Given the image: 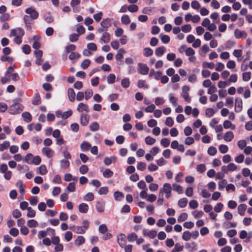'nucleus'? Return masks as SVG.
I'll use <instances>...</instances> for the list:
<instances>
[{"instance_id": "nucleus-1", "label": "nucleus", "mask_w": 252, "mask_h": 252, "mask_svg": "<svg viewBox=\"0 0 252 252\" xmlns=\"http://www.w3.org/2000/svg\"><path fill=\"white\" fill-rule=\"evenodd\" d=\"M22 99L18 98L13 100V104L10 106L9 112L10 114L16 115L22 112L24 109V106L20 103Z\"/></svg>"}, {"instance_id": "nucleus-2", "label": "nucleus", "mask_w": 252, "mask_h": 252, "mask_svg": "<svg viewBox=\"0 0 252 252\" xmlns=\"http://www.w3.org/2000/svg\"><path fill=\"white\" fill-rule=\"evenodd\" d=\"M171 186L169 183H165L163 185V188L160 189L159 190L160 194L163 195V193L164 192L166 193L165 197L167 198H169L171 194Z\"/></svg>"}, {"instance_id": "nucleus-3", "label": "nucleus", "mask_w": 252, "mask_h": 252, "mask_svg": "<svg viewBox=\"0 0 252 252\" xmlns=\"http://www.w3.org/2000/svg\"><path fill=\"white\" fill-rule=\"evenodd\" d=\"M25 12L30 18V20L36 19L38 17V12L33 7H31L26 9Z\"/></svg>"}, {"instance_id": "nucleus-4", "label": "nucleus", "mask_w": 252, "mask_h": 252, "mask_svg": "<svg viewBox=\"0 0 252 252\" xmlns=\"http://www.w3.org/2000/svg\"><path fill=\"white\" fill-rule=\"evenodd\" d=\"M138 71L139 73L142 75H146L148 74L149 68L146 64L142 63H138Z\"/></svg>"}, {"instance_id": "nucleus-5", "label": "nucleus", "mask_w": 252, "mask_h": 252, "mask_svg": "<svg viewBox=\"0 0 252 252\" xmlns=\"http://www.w3.org/2000/svg\"><path fill=\"white\" fill-rule=\"evenodd\" d=\"M243 108L242 99L240 97H237L235 101V111L236 112H240Z\"/></svg>"}, {"instance_id": "nucleus-6", "label": "nucleus", "mask_w": 252, "mask_h": 252, "mask_svg": "<svg viewBox=\"0 0 252 252\" xmlns=\"http://www.w3.org/2000/svg\"><path fill=\"white\" fill-rule=\"evenodd\" d=\"M126 236L123 233H121L117 236V242L122 248H124L126 244Z\"/></svg>"}, {"instance_id": "nucleus-7", "label": "nucleus", "mask_w": 252, "mask_h": 252, "mask_svg": "<svg viewBox=\"0 0 252 252\" xmlns=\"http://www.w3.org/2000/svg\"><path fill=\"white\" fill-rule=\"evenodd\" d=\"M24 34V31L21 28H18L16 29H12L10 32L11 36L12 35L23 37Z\"/></svg>"}, {"instance_id": "nucleus-8", "label": "nucleus", "mask_w": 252, "mask_h": 252, "mask_svg": "<svg viewBox=\"0 0 252 252\" xmlns=\"http://www.w3.org/2000/svg\"><path fill=\"white\" fill-rule=\"evenodd\" d=\"M105 202L104 201L100 200L96 202L95 205L96 209L99 213H102L104 211Z\"/></svg>"}, {"instance_id": "nucleus-9", "label": "nucleus", "mask_w": 252, "mask_h": 252, "mask_svg": "<svg viewBox=\"0 0 252 252\" xmlns=\"http://www.w3.org/2000/svg\"><path fill=\"white\" fill-rule=\"evenodd\" d=\"M90 118V116L88 114H81L80 118L81 124L83 126H87L89 123Z\"/></svg>"}, {"instance_id": "nucleus-10", "label": "nucleus", "mask_w": 252, "mask_h": 252, "mask_svg": "<svg viewBox=\"0 0 252 252\" xmlns=\"http://www.w3.org/2000/svg\"><path fill=\"white\" fill-rule=\"evenodd\" d=\"M42 153L47 157L50 158L53 156L54 151L49 148L44 147L42 149Z\"/></svg>"}, {"instance_id": "nucleus-11", "label": "nucleus", "mask_w": 252, "mask_h": 252, "mask_svg": "<svg viewBox=\"0 0 252 252\" xmlns=\"http://www.w3.org/2000/svg\"><path fill=\"white\" fill-rule=\"evenodd\" d=\"M77 110L79 112L83 111L88 112L89 111V108L88 105L83 103H80L78 105Z\"/></svg>"}, {"instance_id": "nucleus-12", "label": "nucleus", "mask_w": 252, "mask_h": 252, "mask_svg": "<svg viewBox=\"0 0 252 252\" xmlns=\"http://www.w3.org/2000/svg\"><path fill=\"white\" fill-rule=\"evenodd\" d=\"M234 35L236 38L239 39L240 38H246L247 34L245 31H241L236 29L234 31Z\"/></svg>"}, {"instance_id": "nucleus-13", "label": "nucleus", "mask_w": 252, "mask_h": 252, "mask_svg": "<svg viewBox=\"0 0 252 252\" xmlns=\"http://www.w3.org/2000/svg\"><path fill=\"white\" fill-rule=\"evenodd\" d=\"M70 228L75 232L77 234H84L86 232L85 229L80 226H72Z\"/></svg>"}, {"instance_id": "nucleus-14", "label": "nucleus", "mask_w": 252, "mask_h": 252, "mask_svg": "<svg viewBox=\"0 0 252 252\" xmlns=\"http://www.w3.org/2000/svg\"><path fill=\"white\" fill-rule=\"evenodd\" d=\"M111 19L110 18H106L103 19L100 25L101 27L105 28L106 30L111 26Z\"/></svg>"}, {"instance_id": "nucleus-15", "label": "nucleus", "mask_w": 252, "mask_h": 252, "mask_svg": "<svg viewBox=\"0 0 252 252\" xmlns=\"http://www.w3.org/2000/svg\"><path fill=\"white\" fill-rule=\"evenodd\" d=\"M67 95L71 102H74L75 99V93L72 88H69L67 91Z\"/></svg>"}, {"instance_id": "nucleus-16", "label": "nucleus", "mask_w": 252, "mask_h": 252, "mask_svg": "<svg viewBox=\"0 0 252 252\" xmlns=\"http://www.w3.org/2000/svg\"><path fill=\"white\" fill-rule=\"evenodd\" d=\"M110 40V34L107 32H105L103 33L101 38H100V42H103L104 43H108Z\"/></svg>"}, {"instance_id": "nucleus-17", "label": "nucleus", "mask_w": 252, "mask_h": 252, "mask_svg": "<svg viewBox=\"0 0 252 252\" xmlns=\"http://www.w3.org/2000/svg\"><path fill=\"white\" fill-rule=\"evenodd\" d=\"M247 205L245 204H241L238 207V212L239 214L243 216L245 214V211L247 209Z\"/></svg>"}, {"instance_id": "nucleus-18", "label": "nucleus", "mask_w": 252, "mask_h": 252, "mask_svg": "<svg viewBox=\"0 0 252 252\" xmlns=\"http://www.w3.org/2000/svg\"><path fill=\"white\" fill-rule=\"evenodd\" d=\"M162 74V72L160 71H155L154 69H151L149 73V76H154L155 78L158 80L159 79V77Z\"/></svg>"}, {"instance_id": "nucleus-19", "label": "nucleus", "mask_w": 252, "mask_h": 252, "mask_svg": "<svg viewBox=\"0 0 252 252\" xmlns=\"http://www.w3.org/2000/svg\"><path fill=\"white\" fill-rule=\"evenodd\" d=\"M23 20L27 30H30L32 29V24L31 21L30 20L29 16L28 15H25Z\"/></svg>"}, {"instance_id": "nucleus-20", "label": "nucleus", "mask_w": 252, "mask_h": 252, "mask_svg": "<svg viewBox=\"0 0 252 252\" xmlns=\"http://www.w3.org/2000/svg\"><path fill=\"white\" fill-rule=\"evenodd\" d=\"M233 138L234 134L232 131H228L226 132L223 136V139L226 142H230Z\"/></svg>"}, {"instance_id": "nucleus-21", "label": "nucleus", "mask_w": 252, "mask_h": 252, "mask_svg": "<svg viewBox=\"0 0 252 252\" xmlns=\"http://www.w3.org/2000/svg\"><path fill=\"white\" fill-rule=\"evenodd\" d=\"M223 126L224 128L228 129L230 128L232 130L235 129V126L231 123V122L228 120H225L223 122Z\"/></svg>"}, {"instance_id": "nucleus-22", "label": "nucleus", "mask_w": 252, "mask_h": 252, "mask_svg": "<svg viewBox=\"0 0 252 252\" xmlns=\"http://www.w3.org/2000/svg\"><path fill=\"white\" fill-rule=\"evenodd\" d=\"M78 209L80 212L86 213L89 209L88 205L86 203H81L78 206Z\"/></svg>"}, {"instance_id": "nucleus-23", "label": "nucleus", "mask_w": 252, "mask_h": 252, "mask_svg": "<svg viewBox=\"0 0 252 252\" xmlns=\"http://www.w3.org/2000/svg\"><path fill=\"white\" fill-rule=\"evenodd\" d=\"M166 48L164 46H161L156 49L155 51V54L158 57L162 56L165 53Z\"/></svg>"}, {"instance_id": "nucleus-24", "label": "nucleus", "mask_w": 252, "mask_h": 252, "mask_svg": "<svg viewBox=\"0 0 252 252\" xmlns=\"http://www.w3.org/2000/svg\"><path fill=\"white\" fill-rule=\"evenodd\" d=\"M16 186L19 189L21 194L23 195L25 193V189L22 181L19 180L16 184Z\"/></svg>"}, {"instance_id": "nucleus-25", "label": "nucleus", "mask_w": 252, "mask_h": 252, "mask_svg": "<svg viewBox=\"0 0 252 252\" xmlns=\"http://www.w3.org/2000/svg\"><path fill=\"white\" fill-rule=\"evenodd\" d=\"M91 148V145L87 142H83L80 145L81 150L83 152L88 151Z\"/></svg>"}, {"instance_id": "nucleus-26", "label": "nucleus", "mask_w": 252, "mask_h": 252, "mask_svg": "<svg viewBox=\"0 0 252 252\" xmlns=\"http://www.w3.org/2000/svg\"><path fill=\"white\" fill-rule=\"evenodd\" d=\"M60 165L61 168L63 169H67L70 165V162L66 159H63L60 161Z\"/></svg>"}, {"instance_id": "nucleus-27", "label": "nucleus", "mask_w": 252, "mask_h": 252, "mask_svg": "<svg viewBox=\"0 0 252 252\" xmlns=\"http://www.w3.org/2000/svg\"><path fill=\"white\" fill-rule=\"evenodd\" d=\"M114 197L116 200L120 201L124 197V194L122 192L116 191L114 193Z\"/></svg>"}, {"instance_id": "nucleus-28", "label": "nucleus", "mask_w": 252, "mask_h": 252, "mask_svg": "<svg viewBox=\"0 0 252 252\" xmlns=\"http://www.w3.org/2000/svg\"><path fill=\"white\" fill-rule=\"evenodd\" d=\"M24 120L27 123L30 122L32 120V117L31 114L29 112H24L22 115Z\"/></svg>"}, {"instance_id": "nucleus-29", "label": "nucleus", "mask_w": 252, "mask_h": 252, "mask_svg": "<svg viewBox=\"0 0 252 252\" xmlns=\"http://www.w3.org/2000/svg\"><path fill=\"white\" fill-rule=\"evenodd\" d=\"M125 52V51L123 49H120L119 50L115 56L116 59L117 60H121L123 58L124 54Z\"/></svg>"}, {"instance_id": "nucleus-30", "label": "nucleus", "mask_w": 252, "mask_h": 252, "mask_svg": "<svg viewBox=\"0 0 252 252\" xmlns=\"http://www.w3.org/2000/svg\"><path fill=\"white\" fill-rule=\"evenodd\" d=\"M47 172V170L45 165H41L37 169V173L40 175H45Z\"/></svg>"}, {"instance_id": "nucleus-31", "label": "nucleus", "mask_w": 252, "mask_h": 252, "mask_svg": "<svg viewBox=\"0 0 252 252\" xmlns=\"http://www.w3.org/2000/svg\"><path fill=\"white\" fill-rule=\"evenodd\" d=\"M85 240V239L83 236H79L75 240L74 243L77 246H80L84 243Z\"/></svg>"}, {"instance_id": "nucleus-32", "label": "nucleus", "mask_w": 252, "mask_h": 252, "mask_svg": "<svg viewBox=\"0 0 252 252\" xmlns=\"http://www.w3.org/2000/svg\"><path fill=\"white\" fill-rule=\"evenodd\" d=\"M89 127L92 131H96L99 129V125L98 123L95 122L90 124Z\"/></svg>"}, {"instance_id": "nucleus-33", "label": "nucleus", "mask_w": 252, "mask_h": 252, "mask_svg": "<svg viewBox=\"0 0 252 252\" xmlns=\"http://www.w3.org/2000/svg\"><path fill=\"white\" fill-rule=\"evenodd\" d=\"M38 225V224L37 221L34 220H30L27 221V225L30 228L36 227Z\"/></svg>"}, {"instance_id": "nucleus-34", "label": "nucleus", "mask_w": 252, "mask_h": 252, "mask_svg": "<svg viewBox=\"0 0 252 252\" xmlns=\"http://www.w3.org/2000/svg\"><path fill=\"white\" fill-rule=\"evenodd\" d=\"M173 190L177 191L179 194L183 193V187L177 184H174L173 185Z\"/></svg>"}, {"instance_id": "nucleus-35", "label": "nucleus", "mask_w": 252, "mask_h": 252, "mask_svg": "<svg viewBox=\"0 0 252 252\" xmlns=\"http://www.w3.org/2000/svg\"><path fill=\"white\" fill-rule=\"evenodd\" d=\"M145 143L147 145H153L156 141V139L150 136H147L145 138Z\"/></svg>"}, {"instance_id": "nucleus-36", "label": "nucleus", "mask_w": 252, "mask_h": 252, "mask_svg": "<svg viewBox=\"0 0 252 252\" xmlns=\"http://www.w3.org/2000/svg\"><path fill=\"white\" fill-rule=\"evenodd\" d=\"M185 247L189 249L190 251H193L196 249V244L195 242H192L191 243H187L185 244Z\"/></svg>"}, {"instance_id": "nucleus-37", "label": "nucleus", "mask_w": 252, "mask_h": 252, "mask_svg": "<svg viewBox=\"0 0 252 252\" xmlns=\"http://www.w3.org/2000/svg\"><path fill=\"white\" fill-rule=\"evenodd\" d=\"M187 203L188 199L186 198H182L178 201V205L181 208L185 207Z\"/></svg>"}, {"instance_id": "nucleus-38", "label": "nucleus", "mask_w": 252, "mask_h": 252, "mask_svg": "<svg viewBox=\"0 0 252 252\" xmlns=\"http://www.w3.org/2000/svg\"><path fill=\"white\" fill-rule=\"evenodd\" d=\"M183 246L180 245L179 243H176L174 248L172 250L171 252H179L183 250Z\"/></svg>"}, {"instance_id": "nucleus-39", "label": "nucleus", "mask_w": 252, "mask_h": 252, "mask_svg": "<svg viewBox=\"0 0 252 252\" xmlns=\"http://www.w3.org/2000/svg\"><path fill=\"white\" fill-rule=\"evenodd\" d=\"M122 22L125 24L128 25L130 23V20L129 16L127 15H124L121 17Z\"/></svg>"}, {"instance_id": "nucleus-40", "label": "nucleus", "mask_w": 252, "mask_h": 252, "mask_svg": "<svg viewBox=\"0 0 252 252\" xmlns=\"http://www.w3.org/2000/svg\"><path fill=\"white\" fill-rule=\"evenodd\" d=\"M28 213L27 216L29 218H33L35 216V211L33 210L31 207H29L28 209Z\"/></svg>"}, {"instance_id": "nucleus-41", "label": "nucleus", "mask_w": 252, "mask_h": 252, "mask_svg": "<svg viewBox=\"0 0 252 252\" xmlns=\"http://www.w3.org/2000/svg\"><path fill=\"white\" fill-rule=\"evenodd\" d=\"M129 80L127 78H125L121 81V85L125 88H128L129 86Z\"/></svg>"}, {"instance_id": "nucleus-42", "label": "nucleus", "mask_w": 252, "mask_h": 252, "mask_svg": "<svg viewBox=\"0 0 252 252\" xmlns=\"http://www.w3.org/2000/svg\"><path fill=\"white\" fill-rule=\"evenodd\" d=\"M81 57L80 54L72 52L69 56V59L70 60H73L79 59Z\"/></svg>"}, {"instance_id": "nucleus-43", "label": "nucleus", "mask_w": 252, "mask_h": 252, "mask_svg": "<svg viewBox=\"0 0 252 252\" xmlns=\"http://www.w3.org/2000/svg\"><path fill=\"white\" fill-rule=\"evenodd\" d=\"M116 76L114 74H110L107 78V83L108 84H113L115 82Z\"/></svg>"}, {"instance_id": "nucleus-44", "label": "nucleus", "mask_w": 252, "mask_h": 252, "mask_svg": "<svg viewBox=\"0 0 252 252\" xmlns=\"http://www.w3.org/2000/svg\"><path fill=\"white\" fill-rule=\"evenodd\" d=\"M94 199V194L92 192H89L84 197V200L87 201H92Z\"/></svg>"}, {"instance_id": "nucleus-45", "label": "nucleus", "mask_w": 252, "mask_h": 252, "mask_svg": "<svg viewBox=\"0 0 252 252\" xmlns=\"http://www.w3.org/2000/svg\"><path fill=\"white\" fill-rule=\"evenodd\" d=\"M188 218V214L186 213H183L180 215V216L178 218V221L179 222H181L185 220H186Z\"/></svg>"}, {"instance_id": "nucleus-46", "label": "nucleus", "mask_w": 252, "mask_h": 252, "mask_svg": "<svg viewBox=\"0 0 252 252\" xmlns=\"http://www.w3.org/2000/svg\"><path fill=\"white\" fill-rule=\"evenodd\" d=\"M251 76V72H246L242 74V78L244 81H248L250 80Z\"/></svg>"}, {"instance_id": "nucleus-47", "label": "nucleus", "mask_w": 252, "mask_h": 252, "mask_svg": "<svg viewBox=\"0 0 252 252\" xmlns=\"http://www.w3.org/2000/svg\"><path fill=\"white\" fill-rule=\"evenodd\" d=\"M10 146L9 141H4L2 144H0V151H3L5 149H7Z\"/></svg>"}, {"instance_id": "nucleus-48", "label": "nucleus", "mask_w": 252, "mask_h": 252, "mask_svg": "<svg viewBox=\"0 0 252 252\" xmlns=\"http://www.w3.org/2000/svg\"><path fill=\"white\" fill-rule=\"evenodd\" d=\"M169 100H170V102L173 104V106H177V98L174 96L173 94H169Z\"/></svg>"}, {"instance_id": "nucleus-49", "label": "nucleus", "mask_w": 252, "mask_h": 252, "mask_svg": "<svg viewBox=\"0 0 252 252\" xmlns=\"http://www.w3.org/2000/svg\"><path fill=\"white\" fill-rule=\"evenodd\" d=\"M91 63V61L89 59L85 60L81 63V67L82 69H85L88 67Z\"/></svg>"}, {"instance_id": "nucleus-50", "label": "nucleus", "mask_w": 252, "mask_h": 252, "mask_svg": "<svg viewBox=\"0 0 252 252\" xmlns=\"http://www.w3.org/2000/svg\"><path fill=\"white\" fill-rule=\"evenodd\" d=\"M32 159H33L32 154L29 153V154H28L25 157L24 161L29 164H32Z\"/></svg>"}, {"instance_id": "nucleus-51", "label": "nucleus", "mask_w": 252, "mask_h": 252, "mask_svg": "<svg viewBox=\"0 0 252 252\" xmlns=\"http://www.w3.org/2000/svg\"><path fill=\"white\" fill-rule=\"evenodd\" d=\"M153 51L150 48H145L144 49V55L145 57H149L153 55Z\"/></svg>"}, {"instance_id": "nucleus-52", "label": "nucleus", "mask_w": 252, "mask_h": 252, "mask_svg": "<svg viewBox=\"0 0 252 252\" xmlns=\"http://www.w3.org/2000/svg\"><path fill=\"white\" fill-rule=\"evenodd\" d=\"M108 230L106 224H101L98 228V231L100 233L102 234L105 233Z\"/></svg>"}, {"instance_id": "nucleus-53", "label": "nucleus", "mask_w": 252, "mask_h": 252, "mask_svg": "<svg viewBox=\"0 0 252 252\" xmlns=\"http://www.w3.org/2000/svg\"><path fill=\"white\" fill-rule=\"evenodd\" d=\"M206 169V166L204 164H199L196 166L197 171L201 173L204 172Z\"/></svg>"}, {"instance_id": "nucleus-54", "label": "nucleus", "mask_w": 252, "mask_h": 252, "mask_svg": "<svg viewBox=\"0 0 252 252\" xmlns=\"http://www.w3.org/2000/svg\"><path fill=\"white\" fill-rule=\"evenodd\" d=\"M113 175V172L109 169H106L103 173V175L105 178H110Z\"/></svg>"}, {"instance_id": "nucleus-55", "label": "nucleus", "mask_w": 252, "mask_h": 252, "mask_svg": "<svg viewBox=\"0 0 252 252\" xmlns=\"http://www.w3.org/2000/svg\"><path fill=\"white\" fill-rule=\"evenodd\" d=\"M228 148L227 145L221 144L219 146V151L222 154H225L227 152Z\"/></svg>"}, {"instance_id": "nucleus-56", "label": "nucleus", "mask_w": 252, "mask_h": 252, "mask_svg": "<svg viewBox=\"0 0 252 252\" xmlns=\"http://www.w3.org/2000/svg\"><path fill=\"white\" fill-rule=\"evenodd\" d=\"M40 103V97L38 93L35 94V96L32 100V103L33 105H37Z\"/></svg>"}, {"instance_id": "nucleus-57", "label": "nucleus", "mask_w": 252, "mask_h": 252, "mask_svg": "<svg viewBox=\"0 0 252 252\" xmlns=\"http://www.w3.org/2000/svg\"><path fill=\"white\" fill-rule=\"evenodd\" d=\"M191 238V234L190 232H189L188 231H185L182 235V238L185 241H188Z\"/></svg>"}, {"instance_id": "nucleus-58", "label": "nucleus", "mask_w": 252, "mask_h": 252, "mask_svg": "<svg viewBox=\"0 0 252 252\" xmlns=\"http://www.w3.org/2000/svg\"><path fill=\"white\" fill-rule=\"evenodd\" d=\"M41 161V159L39 156H36L34 157H33L32 164H34L35 165H39Z\"/></svg>"}, {"instance_id": "nucleus-59", "label": "nucleus", "mask_w": 252, "mask_h": 252, "mask_svg": "<svg viewBox=\"0 0 252 252\" xmlns=\"http://www.w3.org/2000/svg\"><path fill=\"white\" fill-rule=\"evenodd\" d=\"M217 152V149L213 146L210 147L208 149V154L210 156H214Z\"/></svg>"}, {"instance_id": "nucleus-60", "label": "nucleus", "mask_w": 252, "mask_h": 252, "mask_svg": "<svg viewBox=\"0 0 252 252\" xmlns=\"http://www.w3.org/2000/svg\"><path fill=\"white\" fill-rule=\"evenodd\" d=\"M215 114V111L212 108H207L205 110V115L208 117H211Z\"/></svg>"}, {"instance_id": "nucleus-61", "label": "nucleus", "mask_w": 252, "mask_h": 252, "mask_svg": "<svg viewBox=\"0 0 252 252\" xmlns=\"http://www.w3.org/2000/svg\"><path fill=\"white\" fill-rule=\"evenodd\" d=\"M137 238V236L135 233H131L127 236V239L129 242H133Z\"/></svg>"}, {"instance_id": "nucleus-62", "label": "nucleus", "mask_w": 252, "mask_h": 252, "mask_svg": "<svg viewBox=\"0 0 252 252\" xmlns=\"http://www.w3.org/2000/svg\"><path fill=\"white\" fill-rule=\"evenodd\" d=\"M227 181L225 179H222L218 183L219 189L221 190L224 188L225 186L227 184Z\"/></svg>"}, {"instance_id": "nucleus-63", "label": "nucleus", "mask_w": 252, "mask_h": 252, "mask_svg": "<svg viewBox=\"0 0 252 252\" xmlns=\"http://www.w3.org/2000/svg\"><path fill=\"white\" fill-rule=\"evenodd\" d=\"M146 168V164L145 163L143 162H138L137 165V168L138 170L143 171Z\"/></svg>"}, {"instance_id": "nucleus-64", "label": "nucleus", "mask_w": 252, "mask_h": 252, "mask_svg": "<svg viewBox=\"0 0 252 252\" xmlns=\"http://www.w3.org/2000/svg\"><path fill=\"white\" fill-rule=\"evenodd\" d=\"M160 143L164 147H167L170 144V140L166 138H163L160 141Z\"/></svg>"}]
</instances>
